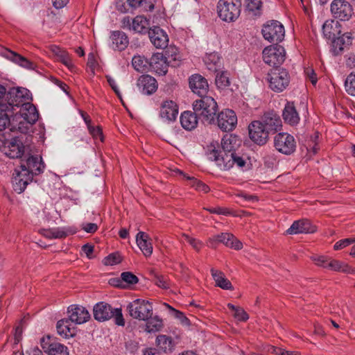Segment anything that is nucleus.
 I'll return each mask as SVG.
<instances>
[{
	"label": "nucleus",
	"instance_id": "nucleus-1",
	"mask_svg": "<svg viewBox=\"0 0 355 355\" xmlns=\"http://www.w3.org/2000/svg\"><path fill=\"white\" fill-rule=\"evenodd\" d=\"M29 91L26 88H11L6 92L5 98L0 101V116L7 117V125L11 118L20 107L27 103L29 98Z\"/></svg>",
	"mask_w": 355,
	"mask_h": 355
},
{
	"label": "nucleus",
	"instance_id": "nucleus-2",
	"mask_svg": "<svg viewBox=\"0 0 355 355\" xmlns=\"http://www.w3.org/2000/svg\"><path fill=\"white\" fill-rule=\"evenodd\" d=\"M218 155L216 152H213L210 159L214 161L220 170L228 171L234 166L242 171L249 168V157L245 154L236 151L225 154L221 157H218Z\"/></svg>",
	"mask_w": 355,
	"mask_h": 355
},
{
	"label": "nucleus",
	"instance_id": "nucleus-3",
	"mask_svg": "<svg viewBox=\"0 0 355 355\" xmlns=\"http://www.w3.org/2000/svg\"><path fill=\"white\" fill-rule=\"evenodd\" d=\"M193 109L196 114L208 123L215 122V115L218 110L216 101L211 96H205L193 103Z\"/></svg>",
	"mask_w": 355,
	"mask_h": 355
},
{
	"label": "nucleus",
	"instance_id": "nucleus-4",
	"mask_svg": "<svg viewBox=\"0 0 355 355\" xmlns=\"http://www.w3.org/2000/svg\"><path fill=\"white\" fill-rule=\"evenodd\" d=\"M94 317L100 322L113 318L116 324L124 326L125 320L121 309H113L110 304L105 302L97 303L94 306Z\"/></svg>",
	"mask_w": 355,
	"mask_h": 355
},
{
	"label": "nucleus",
	"instance_id": "nucleus-5",
	"mask_svg": "<svg viewBox=\"0 0 355 355\" xmlns=\"http://www.w3.org/2000/svg\"><path fill=\"white\" fill-rule=\"evenodd\" d=\"M241 0H219L217 3L218 17L225 21H234L240 15Z\"/></svg>",
	"mask_w": 355,
	"mask_h": 355
},
{
	"label": "nucleus",
	"instance_id": "nucleus-6",
	"mask_svg": "<svg viewBox=\"0 0 355 355\" xmlns=\"http://www.w3.org/2000/svg\"><path fill=\"white\" fill-rule=\"evenodd\" d=\"M127 310L132 318L139 320H147L153 315L152 304L142 299H137L130 302Z\"/></svg>",
	"mask_w": 355,
	"mask_h": 355
},
{
	"label": "nucleus",
	"instance_id": "nucleus-7",
	"mask_svg": "<svg viewBox=\"0 0 355 355\" xmlns=\"http://www.w3.org/2000/svg\"><path fill=\"white\" fill-rule=\"evenodd\" d=\"M268 80L272 90L276 92H281L288 85L290 76L286 69L275 68L268 73Z\"/></svg>",
	"mask_w": 355,
	"mask_h": 355
},
{
	"label": "nucleus",
	"instance_id": "nucleus-8",
	"mask_svg": "<svg viewBox=\"0 0 355 355\" xmlns=\"http://www.w3.org/2000/svg\"><path fill=\"white\" fill-rule=\"evenodd\" d=\"M262 35L269 42L277 44L282 42L285 35L284 26L278 21L272 20L263 25Z\"/></svg>",
	"mask_w": 355,
	"mask_h": 355
},
{
	"label": "nucleus",
	"instance_id": "nucleus-9",
	"mask_svg": "<svg viewBox=\"0 0 355 355\" xmlns=\"http://www.w3.org/2000/svg\"><path fill=\"white\" fill-rule=\"evenodd\" d=\"M286 58L284 48L279 44L271 45L266 47L263 51V60L267 64L275 68L282 64Z\"/></svg>",
	"mask_w": 355,
	"mask_h": 355
},
{
	"label": "nucleus",
	"instance_id": "nucleus-10",
	"mask_svg": "<svg viewBox=\"0 0 355 355\" xmlns=\"http://www.w3.org/2000/svg\"><path fill=\"white\" fill-rule=\"evenodd\" d=\"M274 147L278 152L290 155L296 150V141L293 135L286 132H280L274 137Z\"/></svg>",
	"mask_w": 355,
	"mask_h": 355
},
{
	"label": "nucleus",
	"instance_id": "nucleus-11",
	"mask_svg": "<svg viewBox=\"0 0 355 355\" xmlns=\"http://www.w3.org/2000/svg\"><path fill=\"white\" fill-rule=\"evenodd\" d=\"M332 16L340 21H349L354 14L352 6L345 0H334L330 8Z\"/></svg>",
	"mask_w": 355,
	"mask_h": 355
},
{
	"label": "nucleus",
	"instance_id": "nucleus-12",
	"mask_svg": "<svg viewBox=\"0 0 355 355\" xmlns=\"http://www.w3.org/2000/svg\"><path fill=\"white\" fill-rule=\"evenodd\" d=\"M241 141L236 136L230 135L225 136L223 138L221 141V148L218 146L217 148L214 145H211L209 149L208 157L210 159V156L213 152H216L218 157H223V155L235 153L237 151V148L240 144Z\"/></svg>",
	"mask_w": 355,
	"mask_h": 355
},
{
	"label": "nucleus",
	"instance_id": "nucleus-13",
	"mask_svg": "<svg viewBox=\"0 0 355 355\" xmlns=\"http://www.w3.org/2000/svg\"><path fill=\"white\" fill-rule=\"evenodd\" d=\"M122 24L123 28L139 34H146L150 28L149 20L142 15L136 16L135 18L125 17L122 20Z\"/></svg>",
	"mask_w": 355,
	"mask_h": 355
},
{
	"label": "nucleus",
	"instance_id": "nucleus-14",
	"mask_svg": "<svg viewBox=\"0 0 355 355\" xmlns=\"http://www.w3.org/2000/svg\"><path fill=\"white\" fill-rule=\"evenodd\" d=\"M250 139L255 144L262 146L268 140L270 133L265 129L260 121H254L248 126Z\"/></svg>",
	"mask_w": 355,
	"mask_h": 355
},
{
	"label": "nucleus",
	"instance_id": "nucleus-15",
	"mask_svg": "<svg viewBox=\"0 0 355 355\" xmlns=\"http://www.w3.org/2000/svg\"><path fill=\"white\" fill-rule=\"evenodd\" d=\"M216 123L222 131L230 132L236 128L237 116L233 110L226 109L218 113Z\"/></svg>",
	"mask_w": 355,
	"mask_h": 355
},
{
	"label": "nucleus",
	"instance_id": "nucleus-16",
	"mask_svg": "<svg viewBox=\"0 0 355 355\" xmlns=\"http://www.w3.org/2000/svg\"><path fill=\"white\" fill-rule=\"evenodd\" d=\"M218 243H223L227 247L236 250L241 249L243 247L242 243L230 233H221L209 239V245L211 248H216Z\"/></svg>",
	"mask_w": 355,
	"mask_h": 355
},
{
	"label": "nucleus",
	"instance_id": "nucleus-17",
	"mask_svg": "<svg viewBox=\"0 0 355 355\" xmlns=\"http://www.w3.org/2000/svg\"><path fill=\"white\" fill-rule=\"evenodd\" d=\"M32 180L31 175L25 168H15L12 178L13 189L18 193H22Z\"/></svg>",
	"mask_w": 355,
	"mask_h": 355
},
{
	"label": "nucleus",
	"instance_id": "nucleus-18",
	"mask_svg": "<svg viewBox=\"0 0 355 355\" xmlns=\"http://www.w3.org/2000/svg\"><path fill=\"white\" fill-rule=\"evenodd\" d=\"M4 154L11 159H21L25 155V146L18 137L8 141L3 147Z\"/></svg>",
	"mask_w": 355,
	"mask_h": 355
},
{
	"label": "nucleus",
	"instance_id": "nucleus-19",
	"mask_svg": "<svg viewBox=\"0 0 355 355\" xmlns=\"http://www.w3.org/2000/svg\"><path fill=\"white\" fill-rule=\"evenodd\" d=\"M12 117H16L17 119L20 117L23 121L27 122L29 125H31L37 121L39 113L36 107L28 101L15 112Z\"/></svg>",
	"mask_w": 355,
	"mask_h": 355
},
{
	"label": "nucleus",
	"instance_id": "nucleus-20",
	"mask_svg": "<svg viewBox=\"0 0 355 355\" xmlns=\"http://www.w3.org/2000/svg\"><path fill=\"white\" fill-rule=\"evenodd\" d=\"M260 122L270 135L275 134L281 130L282 126L280 116L274 112L265 113Z\"/></svg>",
	"mask_w": 355,
	"mask_h": 355
},
{
	"label": "nucleus",
	"instance_id": "nucleus-21",
	"mask_svg": "<svg viewBox=\"0 0 355 355\" xmlns=\"http://www.w3.org/2000/svg\"><path fill=\"white\" fill-rule=\"evenodd\" d=\"M21 169H26L28 171V174L31 175L32 178L33 175H37L43 172L44 168V164L41 157L38 156H28L25 162H23L21 159Z\"/></svg>",
	"mask_w": 355,
	"mask_h": 355
},
{
	"label": "nucleus",
	"instance_id": "nucleus-22",
	"mask_svg": "<svg viewBox=\"0 0 355 355\" xmlns=\"http://www.w3.org/2000/svg\"><path fill=\"white\" fill-rule=\"evenodd\" d=\"M148 37L151 43L157 49H164L168 46V37L166 33L159 26L150 28Z\"/></svg>",
	"mask_w": 355,
	"mask_h": 355
},
{
	"label": "nucleus",
	"instance_id": "nucleus-23",
	"mask_svg": "<svg viewBox=\"0 0 355 355\" xmlns=\"http://www.w3.org/2000/svg\"><path fill=\"white\" fill-rule=\"evenodd\" d=\"M69 320L74 324H83L89 320L90 314L83 306L73 304L68 308Z\"/></svg>",
	"mask_w": 355,
	"mask_h": 355
},
{
	"label": "nucleus",
	"instance_id": "nucleus-24",
	"mask_svg": "<svg viewBox=\"0 0 355 355\" xmlns=\"http://www.w3.org/2000/svg\"><path fill=\"white\" fill-rule=\"evenodd\" d=\"M168 66L166 57L162 53L153 54L149 60V69L160 76L167 73Z\"/></svg>",
	"mask_w": 355,
	"mask_h": 355
},
{
	"label": "nucleus",
	"instance_id": "nucleus-25",
	"mask_svg": "<svg viewBox=\"0 0 355 355\" xmlns=\"http://www.w3.org/2000/svg\"><path fill=\"white\" fill-rule=\"evenodd\" d=\"M189 87L193 93L200 97L206 96L209 89L207 79L199 74H194L190 77Z\"/></svg>",
	"mask_w": 355,
	"mask_h": 355
},
{
	"label": "nucleus",
	"instance_id": "nucleus-26",
	"mask_svg": "<svg viewBox=\"0 0 355 355\" xmlns=\"http://www.w3.org/2000/svg\"><path fill=\"white\" fill-rule=\"evenodd\" d=\"M316 228L308 219H300L293 223L291 226L286 230L287 234H310L313 233Z\"/></svg>",
	"mask_w": 355,
	"mask_h": 355
},
{
	"label": "nucleus",
	"instance_id": "nucleus-27",
	"mask_svg": "<svg viewBox=\"0 0 355 355\" xmlns=\"http://www.w3.org/2000/svg\"><path fill=\"white\" fill-rule=\"evenodd\" d=\"M178 107L173 101H165L160 106L159 116L164 121H173L177 119Z\"/></svg>",
	"mask_w": 355,
	"mask_h": 355
},
{
	"label": "nucleus",
	"instance_id": "nucleus-28",
	"mask_svg": "<svg viewBox=\"0 0 355 355\" xmlns=\"http://www.w3.org/2000/svg\"><path fill=\"white\" fill-rule=\"evenodd\" d=\"M352 37L350 33H345L341 36L332 37L331 52L334 55L341 54L345 48L352 44Z\"/></svg>",
	"mask_w": 355,
	"mask_h": 355
},
{
	"label": "nucleus",
	"instance_id": "nucleus-29",
	"mask_svg": "<svg viewBox=\"0 0 355 355\" xmlns=\"http://www.w3.org/2000/svg\"><path fill=\"white\" fill-rule=\"evenodd\" d=\"M139 91L146 95H150L156 92L157 84L156 80L149 75H142L137 80Z\"/></svg>",
	"mask_w": 355,
	"mask_h": 355
},
{
	"label": "nucleus",
	"instance_id": "nucleus-30",
	"mask_svg": "<svg viewBox=\"0 0 355 355\" xmlns=\"http://www.w3.org/2000/svg\"><path fill=\"white\" fill-rule=\"evenodd\" d=\"M110 46L114 51H123L129 44V40L126 34L120 31H113L110 37Z\"/></svg>",
	"mask_w": 355,
	"mask_h": 355
},
{
	"label": "nucleus",
	"instance_id": "nucleus-31",
	"mask_svg": "<svg viewBox=\"0 0 355 355\" xmlns=\"http://www.w3.org/2000/svg\"><path fill=\"white\" fill-rule=\"evenodd\" d=\"M136 242L139 248L146 257L153 253V245L148 234L144 232H139L136 236Z\"/></svg>",
	"mask_w": 355,
	"mask_h": 355
},
{
	"label": "nucleus",
	"instance_id": "nucleus-32",
	"mask_svg": "<svg viewBox=\"0 0 355 355\" xmlns=\"http://www.w3.org/2000/svg\"><path fill=\"white\" fill-rule=\"evenodd\" d=\"M282 116L285 123L291 125H297L300 119L293 102H287L284 108Z\"/></svg>",
	"mask_w": 355,
	"mask_h": 355
},
{
	"label": "nucleus",
	"instance_id": "nucleus-33",
	"mask_svg": "<svg viewBox=\"0 0 355 355\" xmlns=\"http://www.w3.org/2000/svg\"><path fill=\"white\" fill-rule=\"evenodd\" d=\"M198 114L196 112L185 111L181 114L180 123L182 128L187 130L194 129L198 124Z\"/></svg>",
	"mask_w": 355,
	"mask_h": 355
},
{
	"label": "nucleus",
	"instance_id": "nucleus-34",
	"mask_svg": "<svg viewBox=\"0 0 355 355\" xmlns=\"http://www.w3.org/2000/svg\"><path fill=\"white\" fill-rule=\"evenodd\" d=\"M211 274L217 286L224 290H233L232 283L225 277L223 272L211 268Z\"/></svg>",
	"mask_w": 355,
	"mask_h": 355
},
{
	"label": "nucleus",
	"instance_id": "nucleus-35",
	"mask_svg": "<svg viewBox=\"0 0 355 355\" xmlns=\"http://www.w3.org/2000/svg\"><path fill=\"white\" fill-rule=\"evenodd\" d=\"M71 323L69 318L59 320L56 326L58 334L64 338L73 336L75 329L71 327Z\"/></svg>",
	"mask_w": 355,
	"mask_h": 355
},
{
	"label": "nucleus",
	"instance_id": "nucleus-36",
	"mask_svg": "<svg viewBox=\"0 0 355 355\" xmlns=\"http://www.w3.org/2000/svg\"><path fill=\"white\" fill-rule=\"evenodd\" d=\"M204 62L209 71L216 73L219 71L221 67V58L216 52L207 54L204 58Z\"/></svg>",
	"mask_w": 355,
	"mask_h": 355
},
{
	"label": "nucleus",
	"instance_id": "nucleus-37",
	"mask_svg": "<svg viewBox=\"0 0 355 355\" xmlns=\"http://www.w3.org/2000/svg\"><path fill=\"white\" fill-rule=\"evenodd\" d=\"M158 348L164 352H171L174 347V343L171 337L166 335H159L156 338Z\"/></svg>",
	"mask_w": 355,
	"mask_h": 355
},
{
	"label": "nucleus",
	"instance_id": "nucleus-38",
	"mask_svg": "<svg viewBox=\"0 0 355 355\" xmlns=\"http://www.w3.org/2000/svg\"><path fill=\"white\" fill-rule=\"evenodd\" d=\"M215 83L218 89H225L230 85V73L227 71H219L216 73Z\"/></svg>",
	"mask_w": 355,
	"mask_h": 355
},
{
	"label": "nucleus",
	"instance_id": "nucleus-39",
	"mask_svg": "<svg viewBox=\"0 0 355 355\" xmlns=\"http://www.w3.org/2000/svg\"><path fill=\"white\" fill-rule=\"evenodd\" d=\"M245 10L252 16H259L261 13V0H244Z\"/></svg>",
	"mask_w": 355,
	"mask_h": 355
},
{
	"label": "nucleus",
	"instance_id": "nucleus-40",
	"mask_svg": "<svg viewBox=\"0 0 355 355\" xmlns=\"http://www.w3.org/2000/svg\"><path fill=\"white\" fill-rule=\"evenodd\" d=\"M10 60L19 64V66L27 69H33L35 67V64L26 59L25 57L21 56L19 54H17L15 52L10 51Z\"/></svg>",
	"mask_w": 355,
	"mask_h": 355
},
{
	"label": "nucleus",
	"instance_id": "nucleus-41",
	"mask_svg": "<svg viewBox=\"0 0 355 355\" xmlns=\"http://www.w3.org/2000/svg\"><path fill=\"white\" fill-rule=\"evenodd\" d=\"M132 65L137 71L144 72L149 69V60L141 55H135L132 60Z\"/></svg>",
	"mask_w": 355,
	"mask_h": 355
},
{
	"label": "nucleus",
	"instance_id": "nucleus-42",
	"mask_svg": "<svg viewBox=\"0 0 355 355\" xmlns=\"http://www.w3.org/2000/svg\"><path fill=\"white\" fill-rule=\"evenodd\" d=\"M128 1L132 8L141 7L144 10L152 11L156 0H128Z\"/></svg>",
	"mask_w": 355,
	"mask_h": 355
},
{
	"label": "nucleus",
	"instance_id": "nucleus-43",
	"mask_svg": "<svg viewBox=\"0 0 355 355\" xmlns=\"http://www.w3.org/2000/svg\"><path fill=\"white\" fill-rule=\"evenodd\" d=\"M166 54L168 55L166 60L169 65L175 67L180 64L181 56L176 48H170L166 51Z\"/></svg>",
	"mask_w": 355,
	"mask_h": 355
},
{
	"label": "nucleus",
	"instance_id": "nucleus-44",
	"mask_svg": "<svg viewBox=\"0 0 355 355\" xmlns=\"http://www.w3.org/2000/svg\"><path fill=\"white\" fill-rule=\"evenodd\" d=\"M163 326L162 320L155 316L154 318H150L147 320L146 324V330L148 332H155L161 329Z\"/></svg>",
	"mask_w": 355,
	"mask_h": 355
},
{
	"label": "nucleus",
	"instance_id": "nucleus-45",
	"mask_svg": "<svg viewBox=\"0 0 355 355\" xmlns=\"http://www.w3.org/2000/svg\"><path fill=\"white\" fill-rule=\"evenodd\" d=\"M338 25V21H327L322 26V32L324 35L329 39L334 37L336 35V32L335 30L334 29V26L337 27Z\"/></svg>",
	"mask_w": 355,
	"mask_h": 355
},
{
	"label": "nucleus",
	"instance_id": "nucleus-46",
	"mask_svg": "<svg viewBox=\"0 0 355 355\" xmlns=\"http://www.w3.org/2000/svg\"><path fill=\"white\" fill-rule=\"evenodd\" d=\"M184 177L189 181V184L192 187H194L196 190L207 193L209 191V187L202 182L201 181L196 179L193 177L186 176Z\"/></svg>",
	"mask_w": 355,
	"mask_h": 355
},
{
	"label": "nucleus",
	"instance_id": "nucleus-47",
	"mask_svg": "<svg viewBox=\"0 0 355 355\" xmlns=\"http://www.w3.org/2000/svg\"><path fill=\"white\" fill-rule=\"evenodd\" d=\"M56 53L59 56L60 61L70 70H73L75 68L71 57L66 51L58 49V52Z\"/></svg>",
	"mask_w": 355,
	"mask_h": 355
},
{
	"label": "nucleus",
	"instance_id": "nucleus-48",
	"mask_svg": "<svg viewBox=\"0 0 355 355\" xmlns=\"http://www.w3.org/2000/svg\"><path fill=\"white\" fill-rule=\"evenodd\" d=\"M331 270L334 271H338V272H348V266L346 264H344L343 263L334 260V259H329L327 265V268Z\"/></svg>",
	"mask_w": 355,
	"mask_h": 355
},
{
	"label": "nucleus",
	"instance_id": "nucleus-49",
	"mask_svg": "<svg viewBox=\"0 0 355 355\" xmlns=\"http://www.w3.org/2000/svg\"><path fill=\"white\" fill-rule=\"evenodd\" d=\"M346 92L351 96H355V73H350L345 82Z\"/></svg>",
	"mask_w": 355,
	"mask_h": 355
},
{
	"label": "nucleus",
	"instance_id": "nucleus-50",
	"mask_svg": "<svg viewBox=\"0 0 355 355\" xmlns=\"http://www.w3.org/2000/svg\"><path fill=\"white\" fill-rule=\"evenodd\" d=\"M48 355H69L68 349L66 346L56 343L50 349Z\"/></svg>",
	"mask_w": 355,
	"mask_h": 355
},
{
	"label": "nucleus",
	"instance_id": "nucleus-51",
	"mask_svg": "<svg viewBox=\"0 0 355 355\" xmlns=\"http://www.w3.org/2000/svg\"><path fill=\"white\" fill-rule=\"evenodd\" d=\"M55 343L56 342H55L49 336L42 337L40 339V345L42 349L48 354L50 349L53 347V345H54Z\"/></svg>",
	"mask_w": 355,
	"mask_h": 355
},
{
	"label": "nucleus",
	"instance_id": "nucleus-52",
	"mask_svg": "<svg viewBox=\"0 0 355 355\" xmlns=\"http://www.w3.org/2000/svg\"><path fill=\"white\" fill-rule=\"evenodd\" d=\"M182 238L184 241L189 243L193 247V248L198 252L200 251L203 246V243L200 241L192 238L188 234H183Z\"/></svg>",
	"mask_w": 355,
	"mask_h": 355
},
{
	"label": "nucleus",
	"instance_id": "nucleus-53",
	"mask_svg": "<svg viewBox=\"0 0 355 355\" xmlns=\"http://www.w3.org/2000/svg\"><path fill=\"white\" fill-rule=\"evenodd\" d=\"M121 261V257L118 253H112L106 257L103 263L107 266H113L114 264L120 263Z\"/></svg>",
	"mask_w": 355,
	"mask_h": 355
},
{
	"label": "nucleus",
	"instance_id": "nucleus-54",
	"mask_svg": "<svg viewBox=\"0 0 355 355\" xmlns=\"http://www.w3.org/2000/svg\"><path fill=\"white\" fill-rule=\"evenodd\" d=\"M121 279L128 284H135L138 282V277L130 272H123L121 275Z\"/></svg>",
	"mask_w": 355,
	"mask_h": 355
},
{
	"label": "nucleus",
	"instance_id": "nucleus-55",
	"mask_svg": "<svg viewBox=\"0 0 355 355\" xmlns=\"http://www.w3.org/2000/svg\"><path fill=\"white\" fill-rule=\"evenodd\" d=\"M311 259L317 266L324 268H327L328 262L330 259L329 258L322 255H315L313 256Z\"/></svg>",
	"mask_w": 355,
	"mask_h": 355
},
{
	"label": "nucleus",
	"instance_id": "nucleus-56",
	"mask_svg": "<svg viewBox=\"0 0 355 355\" xmlns=\"http://www.w3.org/2000/svg\"><path fill=\"white\" fill-rule=\"evenodd\" d=\"M355 242V238H347L345 239L340 240L337 241L334 248L336 250H341L348 245H349L352 243H354Z\"/></svg>",
	"mask_w": 355,
	"mask_h": 355
},
{
	"label": "nucleus",
	"instance_id": "nucleus-57",
	"mask_svg": "<svg viewBox=\"0 0 355 355\" xmlns=\"http://www.w3.org/2000/svg\"><path fill=\"white\" fill-rule=\"evenodd\" d=\"M168 308L171 309L174 312L175 317L180 320V322L184 325H189L190 321L184 315V314L179 311L178 310H175V309L172 308L171 306H168Z\"/></svg>",
	"mask_w": 355,
	"mask_h": 355
},
{
	"label": "nucleus",
	"instance_id": "nucleus-58",
	"mask_svg": "<svg viewBox=\"0 0 355 355\" xmlns=\"http://www.w3.org/2000/svg\"><path fill=\"white\" fill-rule=\"evenodd\" d=\"M106 79L109 85L112 87L116 96L122 101L121 92L116 85V80L110 75L106 76Z\"/></svg>",
	"mask_w": 355,
	"mask_h": 355
},
{
	"label": "nucleus",
	"instance_id": "nucleus-59",
	"mask_svg": "<svg viewBox=\"0 0 355 355\" xmlns=\"http://www.w3.org/2000/svg\"><path fill=\"white\" fill-rule=\"evenodd\" d=\"M211 214H216L219 215L227 216L230 214V211L227 208H223L220 207H209L206 209Z\"/></svg>",
	"mask_w": 355,
	"mask_h": 355
},
{
	"label": "nucleus",
	"instance_id": "nucleus-60",
	"mask_svg": "<svg viewBox=\"0 0 355 355\" xmlns=\"http://www.w3.org/2000/svg\"><path fill=\"white\" fill-rule=\"evenodd\" d=\"M304 73L306 78L311 81L313 85H315L318 81L316 73L314 70L310 67L306 68L304 69Z\"/></svg>",
	"mask_w": 355,
	"mask_h": 355
},
{
	"label": "nucleus",
	"instance_id": "nucleus-61",
	"mask_svg": "<svg viewBox=\"0 0 355 355\" xmlns=\"http://www.w3.org/2000/svg\"><path fill=\"white\" fill-rule=\"evenodd\" d=\"M234 315L236 319L241 321H246L249 318L248 313L240 307L236 310Z\"/></svg>",
	"mask_w": 355,
	"mask_h": 355
},
{
	"label": "nucleus",
	"instance_id": "nucleus-62",
	"mask_svg": "<svg viewBox=\"0 0 355 355\" xmlns=\"http://www.w3.org/2000/svg\"><path fill=\"white\" fill-rule=\"evenodd\" d=\"M53 239H63L68 235L67 232L62 227L53 228Z\"/></svg>",
	"mask_w": 355,
	"mask_h": 355
},
{
	"label": "nucleus",
	"instance_id": "nucleus-63",
	"mask_svg": "<svg viewBox=\"0 0 355 355\" xmlns=\"http://www.w3.org/2000/svg\"><path fill=\"white\" fill-rule=\"evenodd\" d=\"M82 229L87 233H94L98 230V225L93 223H84Z\"/></svg>",
	"mask_w": 355,
	"mask_h": 355
},
{
	"label": "nucleus",
	"instance_id": "nucleus-64",
	"mask_svg": "<svg viewBox=\"0 0 355 355\" xmlns=\"http://www.w3.org/2000/svg\"><path fill=\"white\" fill-rule=\"evenodd\" d=\"M139 348L138 344L134 341H128L125 343V349L130 354L135 353Z\"/></svg>",
	"mask_w": 355,
	"mask_h": 355
}]
</instances>
